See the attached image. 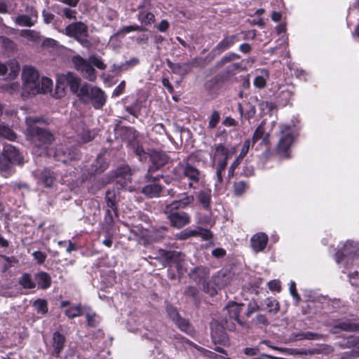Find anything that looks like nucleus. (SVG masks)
<instances>
[{
    "label": "nucleus",
    "instance_id": "obj_1",
    "mask_svg": "<svg viewBox=\"0 0 359 359\" xmlns=\"http://www.w3.org/2000/svg\"><path fill=\"white\" fill-rule=\"evenodd\" d=\"M22 87L21 97L26 99L37 94H46L52 91L53 83L48 77H39L38 71L31 67L25 66L22 72Z\"/></svg>",
    "mask_w": 359,
    "mask_h": 359
},
{
    "label": "nucleus",
    "instance_id": "obj_2",
    "mask_svg": "<svg viewBox=\"0 0 359 359\" xmlns=\"http://www.w3.org/2000/svg\"><path fill=\"white\" fill-rule=\"evenodd\" d=\"M43 121V118L39 116H28L25 121L27 137L36 147L34 153L39 156L46 154L48 146L54 140L53 135L48 130L36 126Z\"/></svg>",
    "mask_w": 359,
    "mask_h": 359
},
{
    "label": "nucleus",
    "instance_id": "obj_3",
    "mask_svg": "<svg viewBox=\"0 0 359 359\" xmlns=\"http://www.w3.org/2000/svg\"><path fill=\"white\" fill-rule=\"evenodd\" d=\"M72 62L75 68L89 81H94L97 77L94 66L102 70L106 68L102 60L94 55L89 57L88 60H85L79 55H75L72 57Z\"/></svg>",
    "mask_w": 359,
    "mask_h": 359
},
{
    "label": "nucleus",
    "instance_id": "obj_4",
    "mask_svg": "<svg viewBox=\"0 0 359 359\" xmlns=\"http://www.w3.org/2000/svg\"><path fill=\"white\" fill-rule=\"evenodd\" d=\"M236 151L234 147L228 149L222 144H219L215 148L212 161L213 167L216 170L215 186H219L223 182V175L227 165V159Z\"/></svg>",
    "mask_w": 359,
    "mask_h": 359
},
{
    "label": "nucleus",
    "instance_id": "obj_5",
    "mask_svg": "<svg viewBox=\"0 0 359 359\" xmlns=\"http://www.w3.org/2000/svg\"><path fill=\"white\" fill-rule=\"evenodd\" d=\"M296 128L294 126L281 125L277 152L282 158L290 157V150L294 143Z\"/></svg>",
    "mask_w": 359,
    "mask_h": 359
},
{
    "label": "nucleus",
    "instance_id": "obj_6",
    "mask_svg": "<svg viewBox=\"0 0 359 359\" xmlns=\"http://www.w3.org/2000/svg\"><path fill=\"white\" fill-rule=\"evenodd\" d=\"M23 163V158L19 151L11 144H6L0 154V172L11 170L13 165Z\"/></svg>",
    "mask_w": 359,
    "mask_h": 359
},
{
    "label": "nucleus",
    "instance_id": "obj_7",
    "mask_svg": "<svg viewBox=\"0 0 359 359\" xmlns=\"http://www.w3.org/2000/svg\"><path fill=\"white\" fill-rule=\"evenodd\" d=\"M79 97L84 102H91L95 108H101L106 102L104 92L96 87L85 83L81 86Z\"/></svg>",
    "mask_w": 359,
    "mask_h": 359
},
{
    "label": "nucleus",
    "instance_id": "obj_8",
    "mask_svg": "<svg viewBox=\"0 0 359 359\" xmlns=\"http://www.w3.org/2000/svg\"><path fill=\"white\" fill-rule=\"evenodd\" d=\"M359 257V243L348 241L341 250L336 254V262L344 267L353 264L355 259Z\"/></svg>",
    "mask_w": 359,
    "mask_h": 359
},
{
    "label": "nucleus",
    "instance_id": "obj_9",
    "mask_svg": "<svg viewBox=\"0 0 359 359\" xmlns=\"http://www.w3.org/2000/svg\"><path fill=\"white\" fill-rule=\"evenodd\" d=\"M80 82L81 79L71 72H67V74L60 76L56 86V94L57 95V97H60L64 95L65 83L69 86L72 93L79 96V93L80 91Z\"/></svg>",
    "mask_w": 359,
    "mask_h": 359
},
{
    "label": "nucleus",
    "instance_id": "obj_10",
    "mask_svg": "<svg viewBox=\"0 0 359 359\" xmlns=\"http://www.w3.org/2000/svg\"><path fill=\"white\" fill-rule=\"evenodd\" d=\"M65 34L75 38L82 46L88 47L90 42L87 39L88 27L83 22H74L69 25L65 30Z\"/></svg>",
    "mask_w": 359,
    "mask_h": 359
},
{
    "label": "nucleus",
    "instance_id": "obj_11",
    "mask_svg": "<svg viewBox=\"0 0 359 359\" xmlns=\"http://www.w3.org/2000/svg\"><path fill=\"white\" fill-rule=\"evenodd\" d=\"M174 175L177 179H182L183 177L187 178L190 181L189 187H192L194 183L198 182L201 172L196 167L187 163L177 166L175 168Z\"/></svg>",
    "mask_w": 359,
    "mask_h": 359
},
{
    "label": "nucleus",
    "instance_id": "obj_12",
    "mask_svg": "<svg viewBox=\"0 0 359 359\" xmlns=\"http://www.w3.org/2000/svg\"><path fill=\"white\" fill-rule=\"evenodd\" d=\"M34 177L37 183L46 188L53 187L57 179V175L55 172L46 168L36 172Z\"/></svg>",
    "mask_w": 359,
    "mask_h": 359
},
{
    "label": "nucleus",
    "instance_id": "obj_13",
    "mask_svg": "<svg viewBox=\"0 0 359 359\" xmlns=\"http://www.w3.org/2000/svg\"><path fill=\"white\" fill-rule=\"evenodd\" d=\"M166 214L172 226L177 229L182 228L191 222L190 216L185 212L170 211Z\"/></svg>",
    "mask_w": 359,
    "mask_h": 359
},
{
    "label": "nucleus",
    "instance_id": "obj_14",
    "mask_svg": "<svg viewBox=\"0 0 359 359\" xmlns=\"http://www.w3.org/2000/svg\"><path fill=\"white\" fill-rule=\"evenodd\" d=\"M264 124V122L262 121L256 128L252 140V144H255L258 140H261L260 144L264 146H267L269 144L270 134L266 132Z\"/></svg>",
    "mask_w": 359,
    "mask_h": 359
},
{
    "label": "nucleus",
    "instance_id": "obj_15",
    "mask_svg": "<svg viewBox=\"0 0 359 359\" xmlns=\"http://www.w3.org/2000/svg\"><path fill=\"white\" fill-rule=\"evenodd\" d=\"M250 242L253 250L259 252L265 248L268 242V236L264 233H258L251 238Z\"/></svg>",
    "mask_w": 359,
    "mask_h": 359
},
{
    "label": "nucleus",
    "instance_id": "obj_16",
    "mask_svg": "<svg viewBox=\"0 0 359 359\" xmlns=\"http://www.w3.org/2000/svg\"><path fill=\"white\" fill-rule=\"evenodd\" d=\"M194 201V196H185L182 199L175 201L165 208V213H168L170 211L177 209H184L188 205L191 204Z\"/></svg>",
    "mask_w": 359,
    "mask_h": 359
},
{
    "label": "nucleus",
    "instance_id": "obj_17",
    "mask_svg": "<svg viewBox=\"0 0 359 359\" xmlns=\"http://www.w3.org/2000/svg\"><path fill=\"white\" fill-rule=\"evenodd\" d=\"M208 275V269L202 266L195 267L189 273V277L199 284L203 283Z\"/></svg>",
    "mask_w": 359,
    "mask_h": 359
},
{
    "label": "nucleus",
    "instance_id": "obj_18",
    "mask_svg": "<svg viewBox=\"0 0 359 359\" xmlns=\"http://www.w3.org/2000/svg\"><path fill=\"white\" fill-rule=\"evenodd\" d=\"M66 149L67 148L63 145H60L56 149L54 156L58 161L67 163L69 160L77 158V154L74 151L67 152Z\"/></svg>",
    "mask_w": 359,
    "mask_h": 359
},
{
    "label": "nucleus",
    "instance_id": "obj_19",
    "mask_svg": "<svg viewBox=\"0 0 359 359\" xmlns=\"http://www.w3.org/2000/svg\"><path fill=\"white\" fill-rule=\"evenodd\" d=\"M168 67L170 68L173 74L180 76H184L189 73L191 69L192 65L191 63H173L170 60L167 61Z\"/></svg>",
    "mask_w": 359,
    "mask_h": 359
},
{
    "label": "nucleus",
    "instance_id": "obj_20",
    "mask_svg": "<svg viewBox=\"0 0 359 359\" xmlns=\"http://www.w3.org/2000/svg\"><path fill=\"white\" fill-rule=\"evenodd\" d=\"M243 304H237L236 302L229 303L226 306V309L230 318L235 320L238 323L242 324L243 323L239 319L240 313L243 310Z\"/></svg>",
    "mask_w": 359,
    "mask_h": 359
},
{
    "label": "nucleus",
    "instance_id": "obj_21",
    "mask_svg": "<svg viewBox=\"0 0 359 359\" xmlns=\"http://www.w3.org/2000/svg\"><path fill=\"white\" fill-rule=\"evenodd\" d=\"M37 20L36 12H32L30 15H18L15 22L19 26L31 27L33 26Z\"/></svg>",
    "mask_w": 359,
    "mask_h": 359
},
{
    "label": "nucleus",
    "instance_id": "obj_22",
    "mask_svg": "<svg viewBox=\"0 0 359 359\" xmlns=\"http://www.w3.org/2000/svg\"><path fill=\"white\" fill-rule=\"evenodd\" d=\"M65 341V337L64 335L60 334L58 332H56L53 334V354L55 356H59L62 350L64 348Z\"/></svg>",
    "mask_w": 359,
    "mask_h": 359
},
{
    "label": "nucleus",
    "instance_id": "obj_23",
    "mask_svg": "<svg viewBox=\"0 0 359 359\" xmlns=\"http://www.w3.org/2000/svg\"><path fill=\"white\" fill-rule=\"evenodd\" d=\"M151 160L156 169L164 165L168 162L167 155L162 151H153L149 154Z\"/></svg>",
    "mask_w": 359,
    "mask_h": 359
},
{
    "label": "nucleus",
    "instance_id": "obj_24",
    "mask_svg": "<svg viewBox=\"0 0 359 359\" xmlns=\"http://www.w3.org/2000/svg\"><path fill=\"white\" fill-rule=\"evenodd\" d=\"M238 41V38L236 35H231L226 36L216 46L215 50H217L219 53L224 51L229 48L236 42Z\"/></svg>",
    "mask_w": 359,
    "mask_h": 359
},
{
    "label": "nucleus",
    "instance_id": "obj_25",
    "mask_svg": "<svg viewBox=\"0 0 359 359\" xmlns=\"http://www.w3.org/2000/svg\"><path fill=\"white\" fill-rule=\"evenodd\" d=\"M35 280L39 288L46 289L51 283L50 276L46 272L41 271L35 275Z\"/></svg>",
    "mask_w": 359,
    "mask_h": 359
},
{
    "label": "nucleus",
    "instance_id": "obj_26",
    "mask_svg": "<svg viewBox=\"0 0 359 359\" xmlns=\"http://www.w3.org/2000/svg\"><path fill=\"white\" fill-rule=\"evenodd\" d=\"M114 215L117 217V215H116L112 210H107L106 211L105 217L103 221V227L106 230V233L107 234H110L111 231L112 226L114 223Z\"/></svg>",
    "mask_w": 359,
    "mask_h": 359
},
{
    "label": "nucleus",
    "instance_id": "obj_27",
    "mask_svg": "<svg viewBox=\"0 0 359 359\" xmlns=\"http://www.w3.org/2000/svg\"><path fill=\"white\" fill-rule=\"evenodd\" d=\"M161 191V187L156 184H152L145 186L142 189V194L149 198L156 197Z\"/></svg>",
    "mask_w": 359,
    "mask_h": 359
},
{
    "label": "nucleus",
    "instance_id": "obj_28",
    "mask_svg": "<svg viewBox=\"0 0 359 359\" xmlns=\"http://www.w3.org/2000/svg\"><path fill=\"white\" fill-rule=\"evenodd\" d=\"M86 309H82L80 305L71 306L66 309L65 313L69 318H74L83 315Z\"/></svg>",
    "mask_w": 359,
    "mask_h": 359
},
{
    "label": "nucleus",
    "instance_id": "obj_29",
    "mask_svg": "<svg viewBox=\"0 0 359 359\" xmlns=\"http://www.w3.org/2000/svg\"><path fill=\"white\" fill-rule=\"evenodd\" d=\"M199 203L203 206L204 208H208L210 206L211 199V191H200L197 195Z\"/></svg>",
    "mask_w": 359,
    "mask_h": 359
},
{
    "label": "nucleus",
    "instance_id": "obj_30",
    "mask_svg": "<svg viewBox=\"0 0 359 359\" xmlns=\"http://www.w3.org/2000/svg\"><path fill=\"white\" fill-rule=\"evenodd\" d=\"M262 74L257 76L254 80V85L258 88H263L269 77V72L266 69L261 71Z\"/></svg>",
    "mask_w": 359,
    "mask_h": 359
},
{
    "label": "nucleus",
    "instance_id": "obj_31",
    "mask_svg": "<svg viewBox=\"0 0 359 359\" xmlns=\"http://www.w3.org/2000/svg\"><path fill=\"white\" fill-rule=\"evenodd\" d=\"M116 191L114 190H108L106 192L105 198L107 206L110 208L116 215Z\"/></svg>",
    "mask_w": 359,
    "mask_h": 359
},
{
    "label": "nucleus",
    "instance_id": "obj_32",
    "mask_svg": "<svg viewBox=\"0 0 359 359\" xmlns=\"http://www.w3.org/2000/svg\"><path fill=\"white\" fill-rule=\"evenodd\" d=\"M154 15L146 11H141L138 15V20L144 25H149L154 22Z\"/></svg>",
    "mask_w": 359,
    "mask_h": 359
},
{
    "label": "nucleus",
    "instance_id": "obj_33",
    "mask_svg": "<svg viewBox=\"0 0 359 359\" xmlns=\"http://www.w3.org/2000/svg\"><path fill=\"white\" fill-rule=\"evenodd\" d=\"M116 182L120 184L123 189H128L132 191L130 187H128L129 182H130V175L125 171L123 175H121V172H118V175L116 177Z\"/></svg>",
    "mask_w": 359,
    "mask_h": 359
},
{
    "label": "nucleus",
    "instance_id": "obj_34",
    "mask_svg": "<svg viewBox=\"0 0 359 359\" xmlns=\"http://www.w3.org/2000/svg\"><path fill=\"white\" fill-rule=\"evenodd\" d=\"M19 283L25 289H33L36 286V283L32 280L31 275L28 273L22 275L19 280Z\"/></svg>",
    "mask_w": 359,
    "mask_h": 359
},
{
    "label": "nucleus",
    "instance_id": "obj_35",
    "mask_svg": "<svg viewBox=\"0 0 359 359\" xmlns=\"http://www.w3.org/2000/svg\"><path fill=\"white\" fill-rule=\"evenodd\" d=\"M0 135L11 141L15 140L16 138V134L13 130L3 124H0Z\"/></svg>",
    "mask_w": 359,
    "mask_h": 359
},
{
    "label": "nucleus",
    "instance_id": "obj_36",
    "mask_svg": "<svg viewBox=\"0 0 359 359\" xmlns=\"http://www.w3.org/2000/svg\"><path fill=\"white\" fill-rule=\"evenodd\" d=\"M266 306L269 313H276L280 310L278 302L271 297L266 299Z\"/></svg>",
    "mask_w": 359,
    "mask_h": 359
},
{
    "label": "nucleus",
    "instance_id": "obj_37",
    "mask_svg": "<svg viewBox=\"0 0 359 359\" xmlns=\"http://www.w3.org/2000/svg\"><path fill=\"white\" fill-rule=\"evenodd\" d=\"M214 284L221 289L224 287L228 282V278L222 273H218L216 276L212 278Z\"/></svg>",
    "mask_w": 359,
    "mask_h": 359
},
{
    "label": "nucleus",
    "instance_id": "obj_38",
    "mask_svg": "<svg viewBox=\"0 0 359 359\" xmlns=\"http://www.w3.org/2000/svg\"><path fill=\"white\" fill-rule=\"evenodd\" d=\"M142 325L140 323V320L138 319V322L135 318V316H132L130 320L128 321V329L129 331L133 332H136L140 330L142 327Z\"/></svg>",
    "mask_w": 359,
    "mask_h": 359
},
{
    "label": "nucleus",
    "instance_id": "obj_39",
    "mask_svg": "<svg viewBox=\"0 0 359 359\" xmlns=\"http://www.w3.org/2000/svg\"><path fill=\"white\" fill-rule=\"evenodd\" d=\"M202 286L203 290L211 296L216 294L217 290H219V287H217V286L214 284L212 280L208 282L207 283L205 281L203 283H202Z\"/></svg>",
    "mask_w": 359,
    "mask_h": 359
},
{
    "label": "nucleus",
    "instance_id": "obj_40",
    "mask_svg": "<svg viewBox=\"0 0 359 359\" xmlns=\"http://www.w3.org/2000/svg\"><path fill=\"white\" fill-rule=\"evenodd\" d=\"M20 36L32 41H37L40 37L39 32L30 29L22 30Z\"/></svg>",
    "mask_w": 359,
    "mask_h": 359
},
{
    "label": "nucleus",
    "instance_id": "obj_41",
    "mask_svg": "<svg viewBox=\"0 0 359 359\" xmlns=\"http://www.w3.org/2000/svg\"><path fill=\"white\" fill-rule=\"evenodd\" d=\"M175 322L182 331L187 333H190L191 332V327L187 320L177 317Z\"/></svg>",
    "mask_w": 359,
    "mask_h": 359
},
{
    "label": "nucleus",
    "instance_id": "obj_42",
    "mask_svg": "<svg viewBox=\"0 0 359 359\" xmlns=\"http://www.w3.org/2000/svg\"><path fill=\"white\" fill-rule=\"evenodd\" d=\"M7 66L8 70H10L9 76L11 78L15 77L20 71V66L18 63L15 60H12L7 64Z\"/></svg>",
    "mask_w": 359,
    "mask_h": 359
},
{
    "label": "nucleus",
    "instance_id": "obj_43",
    "mask_svg": "<svg viewBox=\"0 0 359 359\" xmlns=\"http://www.w3.org/2000/svg\"><path fill=\"white\" fill-rule=\"evenodd\" d=\"M35 309L42 314H45L48 311L47 302L43 299H37L34 303Z\"/></svg>",
    "mask_w": 359,
    "mask_h": 359
},
{
    "label": "nucleus",
    "instance_id": "obj_44",
    "mask_svg": "<svg viewBox=\"0 0 359 359\" xmlns=\"http://www.w3.org/2000/svg\"><path fill=\"white\" fill-rule=\"evenodd\" d=\"M198 235V232L196 230H188L186 229L176 235V238L180 240H186L191 236H196Z\"/></svg>",
    "mask_w": 359,
    "mask_h": 359
},
{
    "label": "nucleus",
    "instance_id": "obj_45",
    "mask_svg": "<svg viewBox=\"0 0 359 359\" xmlns=\"http://www.w3.org/2000/svg\"><path fill=\"white\" fill-rule=\"evenodd\" d=\"M220 120V115L217 111H214L210 116L208 123V127L210 128H215Z\"/></svg>",
    "mask_w": 359,
    "mask_h": 359
},
{
    "label": "nucleus",
    "instance_id": "obj_46",
    "mask_svg": "<svg viewBox=\"0 0 359 359\" xmlns=\"http://www.w3.org/2000/svg\"><path fill=\"white\" fill-rule=\"evenodd\" d=\"M234 192L236 195H241L247 189V184L243 181H239L233 185Z\"/></svg>",
    "mask_w": 359,
    "mask_h": 359
},
{
    "label": "nucleus",
    "instance_id": "obj_47",
    "mask_svg": "<svg viewBox=\"0 0 359 359\" xmlns=\"http://www.w3.org/2000/svg\"><path fill=\"white\" fill-rule=\"evenodd\" d=\"M133 151L135 153L137 156L140 157V161L146 160L148 156V154L146 153L142 147L137 144L133 147Z\"/></svg>",
    "mask_w": 359,
    "mask_h": 359
},
{
    "label": "nucleus",
    "instance_id": "obj_48",
    "mask_svg": "<svg viewBox=\"0 0 359 359\" xmlns=\"http://www.w3.org/2000/svg\"><path fill=\"white\" fill-rule=\"evenodd\" d=\"M0 43L8 50H12L15 48L14 42L4 36L0 37Z\"/></svg>",
    "mask_w": 359,
    "mask_h": 359
},
{
    "label": "nucleus",
    "instance_id": "obj_49",
    "mask_svg": "<svg viewBox=\"0 0 359 359\" xmlns=\"http://www.w3.org/2000/svg\"><path fill=\"white\" fill-rule=\"evenodd\" d=\"M250 146H251V141H250V139L245 140L244 143H243V147H242V149L241 150L240 154L238 156L239 158L243 159L245 156V155L249 151Z\"/></svg>",
    "mask_w": 359,
    "mask_h": 359
},
{
    "label": "nucleus",
    "instance_id": "obj_50",
    "mask_svg": "<svg viewBox=\"0 0 359 359\" xmlns=\"http://www.w3.org/2000/svg\"><path fill=\"white\" fill-rule=\"evenodd\" d=\"M32 256L38 264H42L46 259V255L41 251H35L32 253Z\"/></svg>",
    "mask_w": 359,
    "mask_h": 359
},
{
    "label": "nucleus",
    "instance_id": "obj_51",
    "mask_svg": "<svg viewBox=\"0 0 359 359\" xmlns=\"http://www.w3.org/2000/svg\"><path fill=\"white\" fill-rule=\"evenodd\" d=\"M337 327L342 330L348 332H353L358 330V327L355 325L346 322L339 323Z\"/></svg>",
    "mask_w": 359,
    "mask_h": 359
},
{
    "label": "nucleus",
    "instance_id": "obj_52",
    "mask_svg": "<svg viewBox=\"0 0 359 359\" xmlns=\"http://www.w3.org/2000/svg\"><path fill=\"white\" fill-rule=\"evenodd\" d=\"M83 315H85L86 317L88 325L94 326L95 325L96 316L94 313L91 312L89 309H86Z\"/></svg>",
    "mask_w": 359,
    "mask_h": 359
},
{
    "label": "nucleus",
    "instance_id": "obj_53",
    "mask_svg": "<svg viewBox=\"0 0 359 359\" xmlns=\"http://www.w3.org/2000/svg\"><path fill=\"white\" fill-rule=\"evenodd\" d=\"M95 172L100 173L103 172L107 168V163L104 161L101 158H98L95 165Z\"/></svg>",
    "mask_w": 359,
    "mask_h": 359
},
{
    "label": "nucleus",
    "instance_id": "obj_54",
    "mask_svg": "<svg viewBox=\"0 0 359 359\" xmlns=\"http://www.w3.org/2000/svg\"><path fill=\"white\" fill-rule=\"evenodd\" d=\"M268 286L271 291L280 292L281 290L280 282L277 280L269 281Z\"/></svg>",
    "mask_w": 359,
    "mask_h": 359
},
{
    "label": "nucleus",
    "instance_id": "obj_55",
    "mask_svg": "<svg viewBox=\"0 0 359 359\" xmlns=\"http://www.w3.org/2000/svg\"><path fill=\"white\" fill-rule=\"evenodd\" d=\"M290 292L294 299H296L297 302H299L300 299V297L297 294L296 289V284L294 281H292L290 284Z\"/></svg>",
    "mask_w": 359,
    "mask_h": 359
},
{
    "label": "nucleus",
    "instance_id": "obj_56",
    "mask_svg": "<svg viewBox=\"0 0 359 359\" xmlns=\"http://www.w3.org/2000/svg\"><path fill=\"white\" fill-rule=\"evenodd\" d=\"M143 30H144V29L142 27H140V26H138V25H130V26L124 27L121 29V32H123L124 33H129L130 32L143 31Z\"/></svg>",
    "mask_w": 359,
    "mask_h": 359
},
{
    "label": "nucleus",
    "instance_id": "obj_57",
    "mask_svg": "<svg viewBox=\"0 0 359 359\" xmlns=\"http://www.w3.org/2000/svg\"><path fill=\"white\" fill-rule=\"evenodd\" d=\"M20 85L16 82H12L8 85L6 87V91L10 94H13L15 92L18 91Z\"/></svg>",
    "mask_w": 359,
    "mask_h": 359
},
{
    "label": "nucleus",
    "instance_id": "obj_58",
    "mask_svg": "<svg viewBox=\"0 0 359 359\" xmlns=\"http://www.w3.org/2000/svg\"><path fill=\"white\" fill-rule=\"evenodd\" d=\"M259 309V306L255 302H250L248 304V310L246 313L247 316H250L252 313L257 311Z\"/></svg>",
    "mask_w": 359,
    "mask_h": 359
},
{
    "label": "nucleus",
    "instance_id": "obj_59",
    "mask_svg": "<svg viewBox=\"0 0 359 359\" xmlns=\"http://www.w3.org/2000/svg\"><path fill=\"white\" fill-rule=\"evenodd\" d=\"M42 45L44 47H56L58 43L53 39L46 38L43 40Z\"/></svg>",
    "mask_w": 359,
    "mask_h": 359
},
{
    "label": "nucleus",
    "instance_id": "obj_60",
    "mask_svg": "<svg viewBox=\"0 0 359 359\" xmlns=\"http://www.w3.org/2000/svg\"><path fill=\"white\" fill-rule=\"evenodd\" d=\"M126 83L125 81H121L120 84L114 89L113 92V96L118 97L119 96L125 89Z\"/></svg>",
    "mask_w": 359,
    "mask_h": 359
},
{
    "label": "nucleus",
    "instance_id": "obj_61",
    "mask_svg": "<svg viewBox=\"0 0 359 359\" xmlns=\"http://www.w3.org/2000/svg\"><path fill=\"white\" fill-rule=\"evenodd\" d=\"M242 158L238 156L236 159L231 163L229 169V175L232 176L234 172V170L237 168V166L241 163Z\"/></svg>",
    "mask_w": 359,
    "mask_h": 359
},
{
    "label": "nucleus",
    "instance_id": "obj_62",
    "mask_svg": "<svg viewBox=\"0 0 359 359\" xmlns=\"http://www.w3.org/2000/svg\"><path fill=\"white\" fill-rule=\"evenodd\" d=\"M79 135H81V137L84 142H89L93 139L90 133L88 130H86L84 128L82 130V132Z\"/></svg>",
    "mask_w": 359,
    "mask_h": 359
},
{
    "label": "nucleus",
    "instance_id": "obj_63",
    "mask_svg": "<svg viewBox=\"0 0 359 359\" xmlns=\"http://www.w3.org/2000/svg\"><path fill=\"white\" fill-rule=\"evenodd\" d=\"M64 15L68 19H74L76 18V12L70 8H65L63 10Z\"/></svg>",
    "mask_w": 359,
    "mask_h": 359
},
{
    "label": "nucleus",
    "instance_id": "obj_64",
    "mask_svg": "<svg viewBox=\"0 0 359 359\" xmlns=\"http://www.w3.org/2000/svg\"><path fill=\"white\" fill-rule=\"evenodd\" d=\"M43 20L46 23H50L54 18V15L46 11H43Z\"/></svg>",
    "mask_w": 359,
    "mask_h": 359
}]
</instances>
